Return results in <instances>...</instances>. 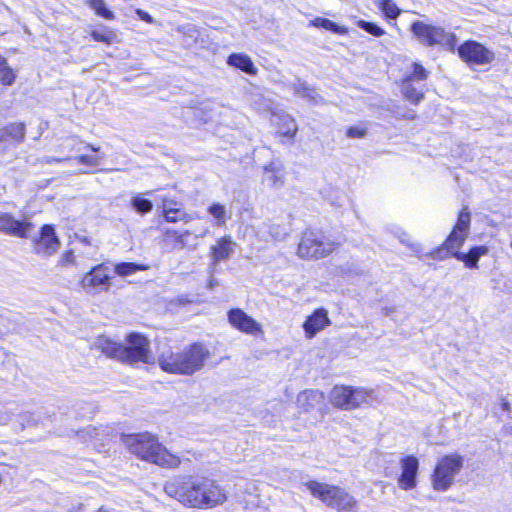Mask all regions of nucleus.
<instances>
[{
	"instance_id": "f257e3e1",
	"label": "nucleus",
	"mask_w": 512,
	"mask_h": 512,
	"mask_svg": "<svg viewBox=\"0 0 512 512\" xmlns=\"http://www.w3.org/2000/svg\"><path fill=\"white\" fill-rule=\"evenodd\" d=\"M165 493L185 506L207 509L225 503L226 490L217 481L207 477H180L168 481Z\"/></svg>"
},
{
	"instance_id": "f03ea898",
	"label": "nucleus",
	"mask_w": 512,
	"mask_h": 512,
	"mask_svg": "<svg viewBox=\"0 0 512 512\" xmlns=\"http://www.w3.org/2000/svg\"><path fill=\"white\" fill-rule=\"evenodd\" d=\"M471 214L467 207H464L454 225L452 231L447 236L441 246L437 247L429 253V256L435 260H445L453 257L464 263L469 269H477L478 261L482 256L488 254L489 249L485 245L474 246L467 253L461 252L460 249L464 245L470 233Z\"/></svg>"
},
{
	"instance_id": "7ed1b4c3",
	"label": "nucleus",
	"mask_w": 512,
	"mask_h": 512,
	"mask_svg": "<svg viewBox=\"0 0 512 512\" xmlns=\"http://www.w3.org/2000/svg\"><path fill=\"white\" fill-rule=\"evenodd\" d=\"M210 355V351L205 345L194 343L183 349L165 348L159 353L157 361L164 372L193 375L204 367Z\"/></svg>"
},
{
	"instance_id": "20e7f679",
	"label": "nucleus",
	"mask_w": 512,
	"mask_h": 512,
	"mask_svg": "<svg viewBox=\"0 0 512 512\" xmlns=\"http://www.w3.org/2000/svg\"><path fill=\"white\" fill-rule=\"evenodd\" d=\"M94 347L111 358L129 364L151 361L149 341L138 333L128 335L127 345L117 343L106 336H99L94 341Z\"/></svg>"
},
{
	"instance_id": "39448f33",
	"label": "nucleus",
	"mask_w": 512,
	"mask_h": 512,
	"mask_svg": "<svg viewBox=\"0 0 512 512\" xmlns=\"http://www.w3.org/2000/svg\"><path fill=\"white\" fill-rule=\"evenodd\" d=\"M123 442L132 454L140 459L163 467H177L180 460L172 455L149 433L126 435Z\"/></svg>"
},
{
	"instance_id": "423d86ee",
	"label": "nucleus",
	"mask_w": 512,
	"mask_h": 512,
	"mask_svg": "<svg viewBox=\"0 0 512 512\" xmlns=\"http://www.w3.org/2000/svg\"><path fill=\"white\" fill-rule=\"evenodd\" d=\"M66 169L71 173H90L99 167L105 157L99 146L84 142L78 137L66 138Z\"/></svg>"
},
{
	"instance_id": "0eeeda50",
	"label": "nucleus",
	"mask_w": 512,
	"mask_h": 512,
	"mask_svg": "<svg viewBox=\"0 0 512 512\" xmlns=\"http://www.w3.org/2000/svg\"><path fill=\"white\" fill-rule=\"evenodd\" d=\"M305 485L314 497L319 498L329 507L339 512L357 511L358 504L356 499L344 489L317 481H309Z\"/></svg>"
},
{
	"instance_id": "6e6552de",
	"label": "nucleus",
	"mask_w": 512,
	"mask_h": 512,
	"mask_svg": "<svg viewBox=\"0 0 512 512\" xmlns=\"http://www.w3.org/2000/svg\"><path fill=\"white\" fill-rule=\"evenodd\" d=\"M411 30L419 42L426 46L438 45L444 50L452 53H455L458 47V38L456 34L446 31L441 26L416 21L411 25Z\"/></svg>"
},
{
	"instance_id": "1a4fd4ad",
	"label": "nucleus",
	"mask_w": 512,
	"mask_h": 512,
	"mask_svg": "<svg viewBox=\"0 0 512 512\" xmlns=\"http://www.w3.org/2000/svg\"><path fill=\"white\" fill-rule=\"evenodd\" d=\"M463 462V457L456 453L445 455L438 460L431 477L433 489L447 491L463 468Z\"/></svg>"
},
{
	"instance_id": "9d476101",
	"label": "nucleus",
	"mask_w": 512,
	"mask_h": 512,
	"mask_svg": "<svg viewBox=\"0 0 512 512\" xmlns=\"http://www.w3.org/2000/svg\"><path fill=\"white\" fill-rule=\"evenodd\" d=\"M334 248L335 244L320 232L307 230L302 235L297 254L300 258L319 259L331 254Z\"/></svg>"
},
{
	"instance_id": "9b49d317",
	"label": "nucleus",
	"mask_w": 512,
	"mask_h": 512,
	"mask_svg": "<svg viewBox=\"0 0 512 512\" xmlns=\"http://www.w3.org/2000/svg\"><path fill=\"white\" fill-rule=\"evenodd\" d=\"M332 404L340 409L352 410L372 401V393L363 388L335 386L330 393Z\"/></svg>"
},
{
	"instance_id": "f8f14e48",
	"label": "nucleus",
	"mask_w": 512,
	"mask_h": 512,
	"mask_svg": "<svg viewBox=\"0 0 512 512\" xmlns=\"http://www.w3.org/2000/svg\"><path fill=\"white\" fill-rule=\"evenodd\" d=\"M112 279L110 268L102 263L83 276L81 286L87 294L95 296L108 292L112 287Z\"/></svg>"
},
{
	"instance_id": "ddd939ff",
	"label": "nucleus",
	"mask_w": 512,
	"mask_h": 512,
	"mask_svg": "<svg viewBox=\"0 0 512 512\" xmlns=\"http://www.w3.org/2000/svg\"><path fill=\"white\" fill-rule=\"evenodd\" d=\"M456 51L460 59L468 64H489L494 61V52L475 40L463 42Z\"/></svg>"
},
{
	"instance_id": "4468645a",
	"label": "nucleus",
	"mask_w": 512,
	"mask_h": 512,
	"mask_svg": "<svg viewBox=\"0 0 512 512\" xmlns=\"http://www.w3.org/2000/svg\"><path fill=\"white\" fill-rule=\"evenodd\" d=\"M411 71L406 72L402 81V92L407 100L418 104L423 98V92L420 90L421 82L428 75L423 66H409Z\"/></svg>"
},
{
	"instance_id": "2eb2a0df",
	"label": "nucleus",
	"mask_w": 512,
	"mask_h": 512,
	"mask_svg": "<svg viewBox=\"0 0 512 512\" xmlns=\"http://www.w3.org/2000/svg\"><path fill=\"white\" fill-rule=\"evenodd\" d=\"M33 248L36 254L40 256H51L55 254L61 242L56 235L52 225H43L39 233L32 237Z\"/></svg>"
},
{
	"instance_id": "dca6fc26",
	"label": "nucleus",
	"mask_w": 512,
	"mask_h": 512,
	"mask_svg": "<svg viewBox=\"0 0 512 512\" xmlns=\"http://www.w3.org/2000/svg\"><path fill=\"white\" fill-rule=\"evenodd\" d=\"M228 321L234 328L246 334L255 335L263 332L261 324L240 308L229 310Z\"/></svg>"
},
{
	"instance_id": "f3484780",
	"label": "nucleus",
	"mask_w": 512,
	"mask_h": 512,
	"mask_svg": "<svg viewBox=\"0 0 512 512\" xmlns=\"http://www.w3.org/2000/svg\"><path fill=\"white\" fill-rule=\"evenodd\" d=\"M401 474L398 477V485L402 490H411L417 485V473L419 469L418 459L414 456H406L400 461Z\"/></svg>"
},
{
	"instance_id": "a211bd4d",
	"label": "nucleus",
	"mask_w": 512,
	"mask_h": 512,
	"mask_svg": "<svg viewBox=\"0 0 512 512\" xmlns=\"http://www.w3.org/2000/svg\"><path fill=\"white\" fill-rule=\"evenodd\" d=\"M33 227L31 222L19 221L9 213H0L1 232L20 238H28Z\"/></svg>"
},
{
	"instance_id": "6ab92c4d",
	"label": "nucleus",
	"mask_w": 512,
	"mask_h": 512,
	"mask_svg": "<svg viewBox=\"0 0 512 512\" xmlns=\"http://www.w3.org/2000/svg\"><path fill=\"white\" fill-rule=\"evenodd\" d=\"M286 180V171L280 161H271L263 167L262 182L271 189H281Z\"/></svg>"
},
{
	"instance_id": "aec40b11",
	"label": "nucleus",
	"mask_w": 512,
	"mask_h": 512,
	"mask_svg": "<svg viewBox=\"0 0 512 512\" xmlns=\"http://www.w3.org/2000/svg\"><path fill=\"white\" fill-rule=\"evenodd\" d=\"M26 133L25 124L12 122L0 127V145L19 144L24 141Z\"/></svg>"
},
{
	"instance_id": "412c9836",
	"label": "nucleus",
	"mask_w": 512,
	"mask_h": 512,
	"mask_svg": "<svg viewBox=\"0 0 512 512\" xmlns=\"http://www.w3.org/2000/svg\"><path fill=\"white\" fill-rule=\"evenodd\" d=\"M235 245L236 243L229 235L218 239L216 244L210 248V258L213 265L229 259L230 256L234 253Z\"/></svg>"
},
{
	"instance_id": "4be33fe9",
	"label": "nucleus",
	"mask_w": 512,
	"mask_h": 512,
	"mask_svg": "<svg viewBox=\"0 0 512 512\" xmlns=\"http://www.w3.org/2000/svg\"><path fill=\"white\" fill-rule=\"evenodd\" d=\"M330 324L328 313L325 309H317L310 315L303 324V329L307 338H313L319 331Z\"/></svg>"
},
{
	"instance_id": "5701e85b",
	"label": "nucleus",
	"mask_w": 512,
	"mask_h": 512,
	"mask_svg": "<svg viewBox=\"0 0 512 512\" xmlns=\"http://www.w3.org/2000/svg\"><path fill=\"white\" fill-rule=\"evenodd\" d=\"M73 432V430H70ZM75 436H77L83 443L88 445H92L93 447H97L98 442H102L104 438L108 435L105 429L97 428L92 425H89L83 429L74 431Z\"/></svg>"
},
{
	"instance_id": "b1692460",
	"label": "nucleus",
	"mask_w": 512,
	"mask_h": 512,
	"mask_svg": "<svg viewBox=\"0 0 512 512\" xmlns=\"http://www.w3.org/2000/svg\"><path fill=\"white\" fill-rule=\"evenodd\" d=\"M324 401V395L319 390L308 389L297 396V404L305 411H309Z\"/></svg>"
},
{
	"instance_id": "393cba45",
	"label": "nucleus",
	"mask_w": 512,
	"mask_h": 512,
	"mask_svg": "<svg viewBox=\"0 0 512 512\" xmlns=\"http://www.w3.org/2000/svg\"><path fill=\"white\" fill-rule=\"evenodd\" d=\"M277 118V126L280 134L292 139L298 131V126L294 118L285 113L278 115Z\"/></svg>"
},
{
	"instance_id": "a878e982",
	"label": "nucleus",
	"mask_w": 512,
	"mask_h": 512,
	"mask_svg": "<svg viewBox=\"0 0 512 512\" xmlns=\"http://www.w3.org/2000/svg\"><path fill=\"white\" fill-rule=\"evenodd\" d=\"M177 31L182 34V41L186 47H192L197 43L200 36V31L196 25L187 23L177 28Z\"/></svg>"
},
{
	"instance_id": "bb28decb",
	"label": "nucleus",
	"mask_w": 512,
	"mask_h": 512,
	"mask_svg": "<svg viewBox=\"0 0 512 512\" xmlns=\"http://www.w3.org/2000/svg\"><path fill=\"white\" fill-rule=\"evenodd\" d=\"M309 25L316 28L325 29L338 35H344L347 33V29L345 27L338 25L328 18L316 17L310 22Z\"/></svg>"
},
{
	"instance_id": "cd10ccee",
	"label": "nucleus",
	"mask_w": 512,
	"mask_h": 512,
	"mask_svg": "<svg viewBox=\"0 0 512 512\" xmlns=\"http://www.w3.org/2000/svg\"><path fill=\"white\" fill-rule=\"evenodd\" d=\"M149 267L145 264H137L132 262H120L115 264L114 266V273L121 276V277H127L134 275L138 271H145Z\"/></svg>"
},
{
	"instance_id": "c85d7f7f",
	"label": "nucleus",
	"mask_w": 512,
	"mask_h": 512,
	"mask_svg": "<svg viewBox=\"0 0 512 512\" xmlns=\"http://www.w3.org/2000/svg\"><path fill=\"white\" fill-rule=\"evenodd\" d=\"M165 220L169 223H176V222H184L188 223L192 220V216L188 214L185 209L183 208V205L174 208V209H168L166 211V214L163 215Z\"/></svg>"
},
{
	"instance_id": "c756f323",
	"label": "nucleus",
	"mask_w": 512,
	"mask_h": 512,
	"mask_svg": "<svg viewBox=\"0 0 512 512\" xmlns=\"http://www.w3.org/2000/svg\"><path fill=\"white\" fill-rule=\"evenodd\" d=\"M92 38L97 42L105 44H112L117 41L118 35L113 30L103 27L101 29H95L91 32Z\"/></svg>"
},
{
	"instance_id": "7c9ffc66",
	"label": "nucleus",
	"mask_w": 512,
	"mask_h": 512,
	"mask_svg": "<svg viewBox=\"0 0 512 512\" xmlns=\"http://www.w3.org/2000/svg\"><path fill=\"white\" fill-rule=\"evenodd\" d=\"M207 211L214 218L217 226L222 227L225 225L228 217L227 210L224 205L220 203H213L208 207Z\"/></svg>"
},
{
	"instance_id": "2f4dec72",
	"label": "nucleus",
	"mask_w": 512,
	"mask_h": 512,
	"mask_svg": "<svg viewBox=\"0 0 512 512\" xmlns=\"http://www.w3.org/2000/svg\"><path fill=\"white\" fill-rule=\"evenodd\" d=\"M87 4L94 12L107 20L114 19V13L105 4L104 0H87Z\"/></svg>"
},
{
	"instance_id": "473e14b6",
	"label": "nucleus",
	"mask_w": 512,
	"mask_h": 512,
	"mask_svg": "<svg viewBox=\"0 0 512 512\" xmlns=\"http://www.w3.org/2000/svg\"><path fill=\"white\" fill-rule=\"evenodd\" d=\"M295 93L314 104H318L320 101H322V98L316 93L314 89L309 88L308 86L302 83H300L295 88Z\"/></svg>"
},
{
	"instance_id": "72a5a7b5",
	"label": "nucleus",
	"mask_w": 512,
	"mask_h": 512,
	"mask_svg": "<svg viewBox=\"0 0 512 512\" xmlns=\"http://www.w3.org/2000/svg\"><path fill=\"white\" fill-rule=\"evenodd\" d=\"M190 234L191 232L189 230H185L182 233L173 229H167L165 231L167 237L174 238V248L176 249H184L187 247V237L190 236Z\"/></svg>"
},
{
	"instance_id": "f704fd0d",
	"label": "nucleus",
	"mask_w": 512,
	"mask_h": 512,
	"mask_svg": "<svg viewBox=\"0 0 512 512\" xmlns=\"http://www.w3.org/2000/svg\"><path fill=\"white\" fill-rule=\"evenodd\" d=\"M131 205L140 214H146L153 208L152 202L148 199L142 198L141 196L133 197Z\"/></svg>"
},
{
	"instance_id": "c9c22d12",
	"label": "nucleus",
	"mask_w": 512,
	"mask_h": 512,
	"mask_svg": "<svg viewBox=\"0 0 512 512\" xmlns=\"http://www.w3.org/2000/svg\"><path fill=\"white\" fill-rule=\"evenodd\" d=\"M381 10L390 19H395L400 14L399 8L392 0H382Z\"/></svg>"
},
{
	"instance_id": "e433bc0d",
	"label": "nucleus",
	"mask_w": 512,
	"mask_h": 512,
	"mask_svg": "<svg viewBox=\"0 0 512 512\" xmlns=\"http://www.w3.org/2000/svg\"><path fill=\"white\" fill-rule=\"evenodd\" d=\"M358 26L375 37L382 36L385 33V31L380 26L366 20L358 21Z\"/></svg>"
},
{
	"instance_id": "4c0bfd02",
	"label": "nucleus",
	"mask_w": 512,
	"mask_h": 512,
	"mask_svg": "<svg viewBox=\"0 0 512 512\" xmlns=\"http://www.w3.org/2000/svg\"><path fill=\"white\" fill-rule=\"evenodd\" d=\"M15 72L9 66H0V83L11 85L15 79Z\"/></svg>"
},
{
	"instance_id": "58836bf2",
	"label": "nucleus",
	"mask_w": 512,
	"mask_h": 512,
	"mask_svg": "<svg viewBox=\"0 0 512 512\" xmlns=\"http://www.w3.org/2000/svg\"><path fill=\"white\" fill-rule=\"evenodd\" d=\"M226 64H253V62L251 58L244 53H232L229 55Z\"/></svg>"
},
{
	"instance_id": "ea45409f",
	"label": "nucleus",
	"mask_w": 512,
	"mask_h": 512,
	"mask_svg": "<svg viewBox=\"0 0 512 512\" xmlns=\"http://www.w3.org/2000/svg\"><path fill=\"white\" fill-rule=\"evenodd\" d=\"M183 205L182 203L174 200V199H171V198H163L162 199V210H163V215L166 214V211H168V209H174V208H177L179 206Z\"/></svg>"
},
{
	"instance_id": "a19ab883",
	"label": "nucleus",
	"mask_w": 512,
	"mask_h": 512,
	"mask_svg": "<svg viewBox=\"0 0 512 512\" xmlns=\"http://www.w3.org/2000/svg\"><path fill=\"white\" fill-rule=\"evenodd\" d=\"M270 234L275 240H283L285 239L286 235L288 234L287 231L282 230L280 226H271L270 227Z\"/></svg>"
},
{
	"instance_id": "79ce46f5",
	"label": "nucleus",
	"mask_w": 512,
	"mask_h": 512,
	"mask_svg": "<svg viewBox=\"0 0 512 512\" xmlns=\"http://www.w3.org/2000/svg\"><path fill=\"white\" fill-rule=\"evenodd\" d=\"M366 134L364 129H361L359 127H350L347 130V136L350 138H361L364 137Z\"/></svg>"
},
{
	"instance_id": "37998d69",
	"label": "nucleus",
	"mask_w": 512,
	"mask_h": 512,
	"mask_svg": "<svg viewBox=\"0 0 512 512\" xmlns=\"http://www.w3.org/2000/svg\"><path fill=\"white\" fill-rule=\"evenodd\" d=\"M135 13L136 15L144 22L146 23H149V24H152L154 23V18L149 14L147 13L146 11L138 8L135 10Z\"/></svg>"
},
{
	"instance_id": "c03bdc74",
	"label": "nucleus",
	"mask_w": 512,
	"mask_h": 512,
	"mask_svg": "<svg viewBox=\"0 0 512 512\" xmlns=\"http://www.w3.org/2000/svg\"><path fill=\"white\" fill-rule=\"evenodd\" d=\"M254 105L258 110L266 111L271 109V102L268 100H264L263 103H258L256 100H254Z\"/></svg>"
},
{
	"instance_id": "a18cd8bd",
	"label": "nucleus",
	"mask_w": 512,
	"mask_h": 512,
	"mask_svg": "<svg viewBox=\"0 0 512 512\" xmlns=\"http://www.w3.org/2000/svg\"><path fill=\"white\" fill-rule=\"evenodd\" d=\"M238 68H241L243 72L249 75H254L256 73V67L249 65V66H237Z\"/></svg>"
},
{
	"instance_id": "49530a36",
	"label": "nucleus",
	"mask_w": 512,
	"mask_h": 512,
	"mask_svg": "<svg viewBox=\"0 0 512 512\" xmlns=\"http://www.w3.org/2000/svg\"><path fill=\"white\" fill-rule=\"evenodd\" d=\"M501 407H502L503 411H510L511 410L510 403L507 400H505V399H502Z\"/></svg>"
},
{
	"instance_id": "de8ad7c7",
	"label": "nucleus",
	"mask_w": 512,
	"mask_h": 512,
	"mask_svg": "<svg viewBox=\"0 0 512 512\" xmlns=\"http://www.w3.org/2000/svg\"><path fill=\"white\" fill-rule=\"evenodd\" d=\"M92 414V407L91 405H88V408H83V412L81 413V417H89V415Z\"/></svg>"
},
{
	"instance_id": "09e8293b",
	"label": "nucleus",
	"mask_w": 512,
	"mask_h": 512,
	"mask_svg": "<svg viewBox=\"0 0 512 512\" xmlns=\"http://www.w3.org/2000/svg\"><path fill=\"white\" fill-rule=\"evenodd\" d=\"M65 259H66V265L68 263H71L73 262V251H66V256H65Z\"/></svg>"
},
{
	"instance_id": "8fccbe9b",
	"label": "nucleus",
	"mask_w": 512,
	"mask_h": 512,
	"mask_svg": "<svg viewBox=\"0 0 512 512\" xmlns=\"http://www.w3.org/2000/svg\"><path fill=\"white\" fill-rule=\"evenodd\" d=\"M408 234H406L405 232L402 233L401 236H399V239L401 240V242L405 243V244H408Z\"/></svg>"
},
{
	"instance_id": "3c124183",
	"label": "nucleus",
	"mask_w": 512,
	"mask_h": 512,
	"mask_svg": "<svg viewBox=\"0 0 512 512\" xmlns=\"http://www.w3.org/2000/svg\"><path fill=\"white\" fill-rule=\"evenodd\" d=\"M403 117L407 118V119H414L415 118V113H414V111H410L409 113L404 114Z\"/></svg>"
},
{
	"instance_id": "603ef678",
	"label": "nucleus",
	"mask_w": 512,
	"mask_h": 512,
	"mask_svg": "<svg viewBox=\"0 0 512 512\" xmlns=\"http://www.w3.org/2000/svg\"><path fill=\"white\" fill-rule=\"evenodd\" d=\"M217 284H218V283H217V281H216V279H215V278H211V279L209 280V287H210V288H213V287H214V286H216Z\"/></svg>"
},
{
	"instance_id": "864d4df0",
	"label": "nucleus",
	"mask_w": 512,
	"mask_h": 512,
	"mask_svg": "<svg viewBox=\"0 0 512 512\" xmlns=\"http://www.w3.org/2000/svg\"><path fill=\"white\" fill-rule=\"evenodd\" d=\"M209 233V229H205L202 234H200L201 237H204L206 234Z\"/></svg>"
},
{
	"instance_id": "5fc2aeb1",
	"label": "nucleus",
	"mask_w": 512,
	"mask_h": 512,
	"mask_svg": "<svg viewBox=\"0 0 512 512\" xmlns=\"http://www.w3.org/2000/svg\"><path fill=\"white\" fill-rule=\"evenodd\" d=\"M0 64H6L5 59L0 55Z\"/></svg>"
},
{
	"instance_id": "6e6d98bb",
	"label": "nucleus",
	"mask_w": 512,
	"mask_h": 512,
	"mask_svg": "<svg viewBox=\"0 0 512 512\" xmlns=\"http://www.w3.org/2000/svg\"><path fill=\"white\" fill-rule=\"evenodd\" d=\"M97 512H108V511L103 510V509H100V510H98Z\"/></svg>"
},
{
	"instance_id": "4d7b16f0",
	"label": "nucleus",
	"mask_w": 512,
	"mask_h": 512,
	"mask_svg": "<svg viewBox=\"0 0 512 512\" xmlns=\"http://www.w3.org/2000/svg\"><path fill=\"white\" fill-rule=\"evenodd\" d=\"M510 429H511V435H512V426H511V428H510Z\"/></svg>"
}]
</instances>
